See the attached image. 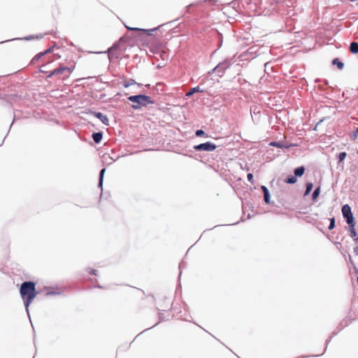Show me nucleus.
<instances>
[{"mask_svg": "<svg viewBox=\"0 0 358 358\" xmlns=\"http://www.w3.org/2000/svg\"><path fill=\"white\" fill-rule=\"evenodd\" d=\"M20 294L24 301L26 311L29 316V306L37 295L36 283L33 281L23 282L20 288Z\"/></svg>", "mask_w": 358, "mask_h": 358, "instance_id": "1", "label": "nucleus"}, {"mask_svg": "<svg viewBox=\"0 0 358 358\" xmlns=\"http://www.w3.org/2000/svg\"><path fill=\"white\" fill-rule=\"evenodd\" d=\"M128 100L134 103L131 106L134 110H139L142 107L155 103L150 96L142 94L129 96Z\"/></svg>", "mask_w": 358, "mask_h": 358, "instance_id": "2", "label": "nucleus"}, {"mask_svg": "<svg viewBox=\"0 0 358 358\" xmlns=\"http://www.w3.org/2000/svg\"><path fill=\"white\" fill-rule=\"evenodd\" d=\"M341 211L343 217L346 219L348 224L355 223L351 208L348 204L343 205Z\"/></svg>", "mask_w": 358, "mask_h": 358, "instance_id": "3", "label": "nucleus"}, {"mask_svg": "<svg viewBox=\"0 0 358 358\" xmlns=\"http://www.w3.org/2000/svg\"><path fill=\"white\" fill-rule=\"evenodd\" d=\"M217 148V145L210 141L200 143L199 145H196L193 147V148L196 151H207L212 152L214 151Z\"/></svg>", "mask_w": 358, "mask_h": 358, "instance_id": "4", "label": "nucleus"}, {"mask_svg": "<svg viewBox=\"0 0 358 358\" xmlns=\"http://www.w3.org/2000/svg\"><path fill=\"white\" fill-rule=\"evenodd\" d=\"M203 2H208V3H210V5H214L216 1H215V0H204V1L199 0V1H195L185 7V13H192L191 8L192 7L199 6L202 4Z\"/></svg>", "mask_w": 358, "mask_h": 358, "instance_id": "5", "label": "nucleus"}, {"mask_svg": "<svg viewBox=\"0 0 358 358\" xmlns=\"http://www.w3.org/2000/svg\"><path fill=\"white\" fill-rule=\"evenodd\" d=\"M90 114L93 116L96 117V118L99 119L100 121L105 125L108 126L109 125V119L108 117L103 114L101 112H96V111H90Z\"/></svg>", "mask_w": 358, "mask_h": 358, "instance_id": "6", "label": "nucleus"}, {"mask_svg": "<svg viewBox=\"0 0 358 358\" xmlns=\"http://www.w3.org/2000/svg\"><path fill=\"white\" fill-rule=\"evenodd\" d=\"M356 225V222L353 224H348L349 229L348 231L350 233V236L353 238V240L357 243L358 245V234H357L355 227Z\"/></svg>", "mask_w": 358, "mask_h": 358, "instance_id": "7", "label": "nucleus"}, {"mask_svg": "<svg viewBox=\"0 0 358 358\" xmlns=\"http://www.w3.org/2000/svg\"><path fill=\"white\" fill-rule=\"evenodd\" d=\"M250 113H251V115H252L253 122H258L259 118V113H260V111L258 109V107L255 106H251L250 107Z\"/></svg>", "mask_w": 358, "mask_h": 358, "instance_id": "8", "label": "nucleus"}, {"mask_svg": "<svg viewBox=\"0 0 358 358\" xmlns=\"http://www.w3.org/2000/svg\"><path fill=\"white\" fill-rule=\"evenodd\" d=\"M261 189L264 194V200L265 203L267 204H269L271 196H270V193H269L268 188L266 186L262 185L261 187Z\"/></svg>", "mask_w": 358, "mask_h": 358, "instance_id": "9", "label": "nucleus"}, {"mask_svg": "<svg viewBox=\"0 0 358 358\" xmlns=\"http://www.w3.org/2000/svg\"><path fill=\"white\" fill-rule=\"evenodd\" d=\"M161 26L158 27H156V28H154V29H141V28H136V27H126L129 30H133V31H143V32H145V33H148V35H152L151 33L150 32H153V31H156L157 30L159 29V28Z\"/></svg>", "mask_w": 358, "mask_h": 358, "instance_id": "10", "label": "nucleus"}, {"mask_svg": "<svg viewBox=\"0 0 358 358\" xmlns=\"http://www.w3.org/2000/svg\"><path fill=\"white\" fill-rule=\"evenodd\" d=\"M41 38L42 36H34V35H30L29 36H26V37H24V38H13V39H10V40H6L4 41H1L0 42V43H6V42H8V41H15V40H26V41H30V40H32L34 38Z\"/></svg>", "mask_w": 358, "mask_h": 358, "instance_id": "11", "label": "nucleus"}, {"mask_svg": "<svg viewBox=\"0 0 358 358\" xmlns=\"http://www.w3.org/2000/svg\"><path fill=\"white\" fill-rule=\"evenodd\" d=\"M92 138L96 143H99L103 138V133L101 131L94 132L92 135Z\"/></svg>", "mask_w": 358, "mask_h": 358, "instance_id": "12", "label": "nucleus"}, {"mask_svg": "<svg viewBox=\"0 0 358 358\" xmlns=\"http://www.w3.org/2000/svg\"><path fill=\"white\" fill-rule=\"evenodd\" d=\"M67 69H69V67H67V66H62L60 65V66L59 68H57V69H54L52 71V74L62 75L65 71H66Z\"/></svg>", "mask_w": 358, "mask_h": 358, "instance_id": "13", "label": "nucleus"}, {"mask_svg": "<svg viewBox=\"0 0 358 358\" xmlns=\"http://www.w3.org/2000/svg\"><path fill=\"white\" fill-rule=\"evenodd\" d=\"M269 145L274 146V147L280 148H288L291 146V145H286L284 143L280 142V141H273V142L270 143Z\"/></svg>", "mask_w": 358, "mask_h": 358, "instance_id": "14", "label": "nucleus"}, {"mask_svg": "<svg viewBox=\"0 0 358 358\" xmlns=\"http://www.w3.org/2000/svg\"><path fill=\"white\" fill-rule=\"evenodd\" d=\"M305 167L303 166H299L294 170V176L301 177L304 174Z\"/></svg>", "mask_w": 358, "mask_h": 358, "instance_id": "15", "label": "nucleus"}, {"mask_svg": "<svg viewBox=\"0 0 358 358\" xmlns=\"http://www.w3.org/2000/svg\"><path fill=\"white\" fill-rule=\"evenodd\" d=\"M203 90H201L199 86L192 87L185 94L186 96H191L196 92H202Z\"/></svg>", "mask_w": 358, "mask_h": 358, "instance_id": "16", "label": "nucleus"}, {"mask_svg": "<svg viewBox=\"0 0 358 358\" xmlns=\"http://www.w3.org/2000/svg\"><path fill=\"white\" fill-rule=\"evenodd\" d=\"M105 171H106V169L103 168L99 172L98 187L99 188H101V189H102V187H103V181Z\"/></svg>", "mask_w": 358, "mask_h": 358, "instance_id": "17", "label": "nucleus"}, {"mask_svg": "<svg viewBox=\"0 0 358 358\" xmlns=\"http://www.w3.org/2000/svg\"><path fill=\"white\" fill-rule=\"evenodd\" d=\"M332 64L336 66L339 70H342L344 68V64L338 58H334L332 60Z\"/></svg>", "mask_w": 358, "mask_h": 358, "instance_id": "18", "label": "nucleus"}, {"mask_svg": "<svg viewBox=\"0 0 358 358\" xmlns=\"http://www.w3.org/2000/svg\"><path fill=\"white\" fill-rule=\"evenodd\" d=\"M350 50L352 54L358 53V42H352L350 45Z\"/></svg>", "mask_w": 358, "mask_h": 358, "instance_id": "19", "label": "nucleus"}, {"mask_svg": "<svg viewBox=\"0 0 358 358\" xmlns=\"http://www.w3.org/2000/svg\"><path fill=\"white\" fill-rule=\"evenodd\" d=\"M297 179L294 176L289 175L285 179V182L287 184H294L296 182Z\"/></svg>", "mask_w": 358, "mask_h": 358, "instance_id": "20", "label": "nucleus"}, {"mask_svg": "<svg viewBox=\"0 0 358 358\" xmlns=\"http://www.w3.org/2000/svg\"><path fill=\"white\" fill-rule=\"evenodd\" d=\"M313 187V184L312 182H307L306 184V190L304 192V196L308 195L310 193V192L312 191Z\"/></svg>", "mask_w": 358, "mask_h": 358, "instance_id": "21", "label": "nucleus"}, {"mask_svg": "<svg viewBox=\"0 0 358 358\" xmlns=\"http://www.w3.org/2000/svg\"><path fill=\"white\" fill-rule=\"evenodd\" d=\"M347 157L345 152H341L338 155V164L342 163Z\"/></svg>", "mask_w": 358, "mask_h": 358, "instance_id": "22", "label": "nucleus"}, {"mask_svg": "<svg viewBox=\"0 0 358 358\" xmlns=\"http://www.w3.org/2000/svg\"><path fill=\"white\" fill-rule=\"evenodd\" d=\"M320 193V187H317L314 189V191H313V192L312 194V199H313V200H315L318 197Z\"/></svg>", "mask_w": 358, "mask_h": 358, "instance_id": "23", "label": "nucleus"}, {"mask_svg": "<svg viewBox=\"0 0 358 358\" xmlns=\"http://www.w3.org/2000/svg\"><path fill=\"white\" fill-rule=\"evenodd\" d=\"M108 58L110 60H112L113 59H117L119 57V55L117 54H116L115 52H114V51L110 50L109 49L108 50Z\"/></svg>", "mask_w": 358, "mask_h": 358, "instance_id": "24", "label": "nucleus"}, {"mask_svg": "<svg viewBox=\"0 0 358 358\" xmlns=\"http://www.w3.org/2000/svg\"><path fill=\"white\" fill-rule=\"evenodd\" d=\"M195 135L197 137L206 136V137H208V135L206 134V132L203 129H197L195 131Z\"/></svg>", "mask_w": 358, "mask_h": 358, "instance_id": "25", "label": "nucleus"}, {"mask_svg": "<svg viewBox=\"0 0 358 358\" xmlns=\"http://www.w3.org/2000/svg\"><path fill=\"white\" fill-rule=\"evenodd\" d=\"M330 223L328 227L329 230H332L335 227V218L331 217L329 219Z\"/></svg>", "mask_w": 358, "mask_h": 358, "instance_id": "26", "label": "nucleus"}, {"mask_svg": "<svg viewBox=\"0 0 358 358\" xmlns=\"http://www.w3.org/2000/svg\"><path fill=\"white\" fill-rule=\"evenodd\" d=\"M43 56H44V53L43 52L37 54L31 60V63H34L35 61L39 60Z\"/></svg>", "mask_w": 358, "mask_h": 358, "instance_id": "27", "label": "nucleus"}, {"mask_svg": "<svg viewBox=\"0 0 358 358\" xmlns=\"http://www.w3.org/2000/svg\"><path fill=\"white\" fill-rule=\"evenodd\" d=\"M136 84V82L133 79H131L130 81L129 82H124V84H123V86L125 87V88H127L129 87V86L132 85H134Z\"/></svg>", "mask_w": 358, "mask_h": 358, "instance_id": "28", "label": "nucleus"}, {"mask_svg": "<svg viewBox=\"0 0 358 358\" xmlns=\"http://www.w3.org/2000/svg\"><path fill=\"white\" fill-rule=\"evenodd\" d=\"M247 178H248V180L251 182V184H254L252 173H248Z\"/></svg>", "mask_w": 358, "mask_h": 358, "instance_id": "29", "label": "nucleus"}, {"mask_svg": "<svg viewBox=\"0 0 358 358\" xmlns=\"http://www.w3.org/2000/svg\"><path fill=\"white\" fill-rule=\"evenodd\" d=\"M357 134H358V127L357 128L356 131H355L353 132V134L351 135V138L353 139V140H355L357 137Z\"/></svg>", "mask_w": 358, "mask_h": 358, "instance_id": "30", "label": "nucleus"}, {"mask_svg": "<svg viewBox=\"0 0 358 358\" xmlns=\"http://www.w3.org/2000/svg\"><path fill=\"white\" fill-rule=\"evenodd\" d=\"M88 272L91 275H97V271L93 268H89Z\"/></svg>", "mask_w": 358, "mask_h": 358, "instance_id": "31", "label": "nucleus"}, {"mask_svg": "<svg viewBox=\"0 0 358 358\" xmlns=\"http://www.w3.org/2000/svg\"><path fill=\"white\" fill-rule=\"evenodd\" d=\"M46 294L47 295H58V294H60V292H56V291H50V292H47Z\"/></svg>", "mask_w": 358, "mask_h": 358, "instance_id": "32", "label": "nucleus"}, {"mask_svg": "<svg viewBox=\"0 0 358 358\" xmlns=\"http://www.w3.org/2000/svg\"><path fill=\"white\" fill-rule=\"evenodd\" d=\"M119 48L118 43H114L111 48H109V50L114 51L115 50H117Z\"/></svg>", "mask_w": 358, "mask_h": 358, "instance_id": "33", "label": "nucleus"}, {"mask_svg": "<svg viewBox=\"0 0 358 358\" xmlns=\"http://www.w3.org/2000/svg\"><path fill=\"white\" fill-rule=\"evenodd\" d=\"M52 49H53V47L47 49L46 50H45L44 52H43L44 53V55L48 54V53L51 52Z\"/></svg>", "mask_w": 358, "mask_h": 358, "instance_id": "34", "label": "nucleus"}, {"mask_svg": "<svg viewBox=\"0 0 358 358\" xmlns=\"http://www.w3.org/2000/svg\"><path fill=\"white\" fill-rule=\"evenodd\" d=\"M55 74H52V71L50 72V73L48 74V76H47V78H51L52 76H54Z\"/></svg>", "mask_w": 358, "mask_h": 358, "instance_id": "35", "label": "nucleus"}, {"mask_svg": "<svg viewBox=\"0 0 358 358\" xmlns=\"http://www.w3.org/2000/svg\"><path fill=\"white\" fill-rule=\"evenodd\" d=\"M220 68V64L216 66V67L213 69V71L216 70V69H219Z\"/></svg>", "mask_w": 358, "mask_h": 358, "instance_id": "36", "label": "nucleus"}, {"mask_svg": "<svg viewBox=\"0 0 358 358\" xmlns=\"http://www.w3.org/2000/svg\"><path fill=\"white\" fill-rule=\"evenodd\" d=\"M73 69L69 67V69L66 70V71H69V73L72 72Z\"/></svg>", "mask_w": 358, "mask_h": 358, "instance_id": "37", "label": "nucleus"}, {"mask_svg": "<svg viewBox=\"0 0 358 358\" xmlns=\"http://www.w3.org/2000/svg\"><path fill=\"white\" fill-rule=\"evenodd\" d=\"M325 350H327V347L324 348V350H323V352L321 353V355H323L324 354Z\"/></svg>", "mask_w": 358, "mask_h": 358, "instance_id": "38", "label": "nucleus"}, {"mask_svg": "<svg viewBox=\"0 0 358 358\" xmlns=\"http://www.w3.org/2000/svg\"><path fill=\"white\" fill-rule=\"evenodd\" d=\"M325 350H327V347L324 348V350H323V352L321 353V355H323L324 354Z\"/></svg>", "mask_w": 358, "mask_h": 358, "instance_id": "39", "label": "nucleus"}, {"mask_svg": "<svg viewBox=\"0 0 358 358\" xmlns=\"http://www.w3.org/2000/svg\"><path fill=\"white\" fill-rule=\"evenodd\" d=\"M325 350H327V347L324 348V350H323V352L321 353V355H323L324 354Z\"/></svg>", "mask_w": 358, "mask_h": 358, "instance_id": "40", "label": "nucleus"}, {"mask_svg": "<svg viewBox=\"0 0 358 358\" xmlns=\"http://www.w3.org/2000/svg\"><path fill=\"white\" fill-rule=\"evenodd\" d=\"M325 350H327V347L324 348V350H323V352L321 353V355H323L324 354Z\"/></svg>", "mask_w": 358, "mask_h": 358, "instance_id": "41", "label": "nucleus"}, {"mask_svg": "<svg viewBox=\"0 0 358 358\" xmlns=\"http://www.w3.org/2000/svg\"><path fill=\"white\" fill-rule=\"evenodd\" d=\"M325 350H327V347L324 348V350H323V352L321 353V355H323L324 354Z\"/></svg>", "mask_w": 358, "mask_h": 358, "instance_id": "42", "label": "nucleus"}, {"mask_svg": "<svg viewBox=\"0 0 358 358\" xmlns=\"http://www.w3.org/2000/svg\"><path fill=\"white\" fill-rule=\"evenodd\" d=\"M244 169L246 171H249L250 169H249V167H246V168H244Z\"/></svg>", "mask_w": 358, "mask_h": 358, "instance_id": "43", "label": "nucleus"}, {"mask_svg": "<svg viewBox=\"0 0 358 358\" xmlns=\"http://www.w3.org/2000/svg\"><path fill=\"white\" fill-rule=\"evenodd\" d=\"M222 41L221 40V41H220V45H219V48H220L221 44H222Z\"/></svg>", "mask_w": 358, "mask_h": 358, "instance_id": "44", "label": "nucleus"}, {"mask_svg": "<svg viewBox=\"0 0 358 358\" xmlns=\"http://www.w3.org/2000/svg\"><path fill=\"white\" fill-rule=\"evenodd\" d=\"M218 34H219V37L221 38H222L221 34L219 33Z\"/></svg>", "mask_w": 358, "mask_h": 358, "instance_id": "45", "label": "nucleus"}, {"mask_svg": "<svg viewBox=\"0 0 358 358\" xmlns=\"http://www.w3.org/2000/svg\"><path fill=\"white\" fill-rule=\"evenodd\" d=\"M330 342V339L327 341V345Z\"/></svg>", "mask_w": 358, "mask_h": 358, "instance_id": "46", "label": "nucleus"}, {"mask_svg": "<svg viewBox=\"0 0 358 358\" xmlns=\"http://www.w3.org/2000/svg\"><path fill=\"white\" fill-rule=\"evenodd\" d=\"M162 315H161V314H159V319H162Z\"/></svg>", "mask_w": 358, "mask_h": 358, "instance_id": "47", "label": "nucleus"}, {"mask_svg": "<svg viewBox=\"0 0 358 358\" xmlns=\"http://www.w3.org/2000/svg\"><path fill=\"white\" fill-rule=\"evenodd\" d=\"M349 1L353 2V1H355L356 0H349Z\"/></svg>", "mask_w": 358, "mask_h": 358, "instance_id": "48", "label": "nucleus"}, {"mask_svg": "<svg viewBox=\"0 0 358 358\" xmlns=\"http://www.w3.org/2000/svg\"><path fill=\"white\" fill-rule=\"evenodd\" d=\"M357 5H358V3H357Z\"/></svg>", "mask_w": 358, "mask_h": 358, "instance_id": "49", "label": "nucleus"}]
</instances>
